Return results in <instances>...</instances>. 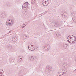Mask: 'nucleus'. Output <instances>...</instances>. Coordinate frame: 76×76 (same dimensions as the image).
<instances>
[{"label":"nucleus","mask_w":76,"mask_h":76,"mask_svg":"<svg viewBox=\"0 0 76 76\" xmlns=\"http://www.w3.org/2000/svg\"><path fill=\"white\" fill-rule=\"evenodd\" d=\"M68 42H69V43H70L71 44V43H72V41L71 40V39H70L69 40H67Z\"/></svg>","instance_id":"nucleus-14"},{"label":"nucleus","mask_w":76,"mask_h":76,"mask_svg":"<svg viewBox=\"0 0 76 76\" xmlns=\"http://www.w3.org/2000/svg\"><path fill=\"white\" fill-rule=\"evenodd\" d=\"M18 60L19 61L21 62L23 61V59H22V58H21L20 59H18Z\"/></svg>","instance_id":"nucleus-12"},{"label":"nucleus","mask_w":76,"mask_h":76,"mask_svg":"<svg viewBox=\"0 0 76 76\" xmlns=\"http://www.w3.org/2000/svg\"><path fill=\"white\" fill-rule=\"evenodd\" d=\"M29 36L28 35H26L25 37V39H26V38H29Z\"/></svg>","instance_id":"nucleus-16"},{"label":"nucleus","mask_w":76,"mask_h":76,"mask_svg":"<svg viewBox=\"0 0 76 76\" xmlns=\"http://www.w3.org/2000/svg\"><path fill=\"white\" fill-rule=\"evenodd\" d=\"M35 56H31L30 57V60L31 61H33L35 59Z\"/></svg>","instance_id":"nucleus-5"},{"label":"nucleus","mask_w":76,"mask_h":76,"mask_svg":"<svg viewBox=\"0 0 76 76\" xmlns=\"http://www.w3.org/2000/svg\"><path fill=\"white\" fill-rule=\"evenodd\" d=\"M25 26H23V27H22V28H24Z\"/></svg>","instance_id":"nucleus-31"},{"label":"nucleus","mask_w":76,"mask_h":76,"mask_svg":"<svg viewBox=\"0 0 76 76\" xmlns=\"http://www.w3.org/2000/svg\"><path fill=\"white\" fill-rule=\"evenodd\" d=\"M18 37L15 36L12 37V39H8V41L9 42H11L12 41H16L18 39Z\"/></svg>","instance_id":"nucleus-1"},{"label":"nucleus","mask_w":76,"mask_h":76,"mask_svg":"<svg viewBox=\"0 0 76 76\" xmlns=\"http://www.w3.org/2000/svg\"><path fill=\"white\" fill-rule=\"evenodd\" d=\"M64 15H66V12H64Z\"/></svg>","instance_id":"nucleus-29"},{"label":"nucleus","mask_w":76,"mask_h":76,"mask_svg":"<svg viewBox=\"0 0 76 76\" xmlns=\"http://www.w3.org/2000/svg\"><path fill=\"white\" fill-rule=\"evenodd\" d=\"M31 3L32 4H34L35 2H34L33 1H32V2H31Z\"/></svg>","instance_id":"nucleus-28"},{"label":"nucleus","mask_w":76,"mask_h":76,"mask_svg":"<svg viewBox=\"0 0 76 76\" xmlns=\"http://www.w3.org/2000/svg\"><path fill=\"white\" fill-rule=\"evenodd\" d=\"M75 71H76V69H75V70H74V72H75Z\"/></svg>","instance_id":"nucleus-33"},{"label":"nucleus","mask_w":76,"mask_h":76,"mask_svg":"<svg viewBox=\"0 0 76 76\" xmlns=\"http://www.w3.org/2000/svg\"><path fill=\"white\" fill-rule=\"evenodd\" d=\"M23 58V56H19V58H18V59H20L21 58Z\"/></svg>","instance_id":"nucleus-18"},{"label":"nucleus","mask_w":76,"mask_h":76,"mask_svg":"<svg viewBox=\"0 0 76 76\" xmlns=\"http://www.w3.org/2000/svg\"><path fill=\"white\" fill-rule=\"evenodd\" d=\"M47 1H48V2L49 3V1H48V0H47Z\"/></svg>","instance_id":"nucleus-35"},{"label":"nucleus","mask_w":76,"mask_h":76,"mask_svg":"<svg viewBox=\"0 0 76 76\" xmlns=\"http://www.w3.org/2000/svg\"><path fill=\"white\" fill-rule=\"evenodd\" d=\"M6 25L7 26H9L10 25H9V23L7 21L6 22Z\"/></svg>","instance_id":"nucleus-15"},{"label":"nucleus","mask_w":76,"mask_h":76,"mask_svg":"<svg viewBox=\"0 0 76 76\" xmlns=\"http://www.w3.org/2000/svg\"><path fill=\"white\" fill-rule=\"evenodd\" d=\"M45 4H46L47 3V1H45Z\"/></svg>","instance_id":"nucleus-30"},{"label":"nucleus","mask_w":76,"mask_h":76,"mask_svg":"<svg viewBox=\"0 0 76 76\" xmlns=\"http://www.w3.org/2000/svg\"><path fill=\"white\" fill-rule=\"evenodd\" d=\"M66 72H67V71H66V72H65V71L64 70H63V71L62 70V73H64V72H65V73H66Z\"/></svg>","instance_id":"nucleus-17"},{"label":"nucleus","mask_w":76,"mask_h":76,"mask_svg":"<svg viewBox=\"0 0 76 76\" xmlns=\"http://www.w3.org/2000/svg\"><path fill=\"white\" fill-rule=\"evenodd\" d=\"M64 67L65 69H67V65L66 66H65Z\"/></svg>","instance_id":"nucleus-23"},{"label":"nucleus","mask_w":76,"mask_h":76,"mask_svg":"<svg viewBox=\"0 0 76 76\" xmlns=\"http://www.w3.org/2000/svg\"><path fill=\"white\" fill-rule=\"evenodd\" d=\"M42 4L43 6H47V5H44V4H43V1L42 2Z\"/></svg>","instance_id":"nucleus-24"},{"label":"nucleus","mask_w":76,"mask_h":76,"mask_svg":"<svg viewBox=\"0 0 76 76\" xmlns=\"http://www.w3.org/2000/svg\"><path fill=\"white\" fill-rule=\"evenodd\" d=\"M69 23H70V22H69Z\"/></svg>","instance_id":"nucleus-38"},{"label":"nucleus","mask_w":76,"mask_h":76,"mask_svg":"<svg viewBox=\"0 0 76 76\" xmlns=\"http://www.w3.org/2000/svg\"><path fill=\"white\" fill-rule=\"evenodd\" d=\"M1 71L3 72V70L0 69V76H4V74L2 72H1Z\"/></svg>","instance_id":"nucleus-7"},{"label":"nucleus","mask_w":76,"mask_h":76,"mask_svg":"<svg viewBox=\"0 0 76 76\" xmlns=\"http://www.w3.org/2000/svg\"><path fill=\"white\" fill-rule=\"evenodd\" d=\"M46 69H48L49 72H51L52 70V69L51 68V66L48 65L46 66Z\"/></svg>","instance_id":"nucleus-4"},{"label":"nucleus","mask_w":76,"mask_h":76,"mask_svg":"<svg viewBox=\"0 0 76 76\" xmlns=\"http://www.w3.org/2000/svg\"><path fill=\"white\" fill-rule=\"evenodd\" d=\"M28 49L31 51H34L35 50V48L34 47V45H30L28 46Z\"/></svg>","instance_id":"nucleus-3"},{"label":"nucleus","mask_w":76,"mask_h":76,"mask_svg":"<svg viewBox=\"0 0 76 76\" xmlns=\"http://www.w3.org/2000/svg\"><path fill=\"white\" fill-rule=\"evenodd\" d=\"M11 23L9 21H8V25H9V26H11Z\"/></svg>","instance_id":"nucleus-20"},{"label":"nucleus","mask_w":76,"mask_h":76,"mask_svg":"<svg viewBox=\"0 0 76 76\" xmlns=\"http://www.w3.org/2000/svg\"><path fill=\"white\" fill-rule=\"evenodd\" d=\"M46 74H47L48 75H50L51 73V72H48V73H46Z\"/></svg>","instance_id":"nucleus-21"},{"label":"nucleus","mask_w":76,"mask_h":76,"mask_svg":"<svg viewBox=\"0 0 76 76\" xmlns=\"http://www.w3.org/2000/svg\"><path fill=\"white\" fill-rule=\"evenodd\" d=\"M75 70H76V69H75Z\"/></svg>","instance_id":"nucleus-40"},{"label":"nucleus","mask_w":76,"mask_h":76,"mask_svg":"<svg viewBox=\"0 0 76 76\" xmlns=\"http://www.w3.org/2000/svg\"><path fill=\"white\" fill-rule=\"evenodd\" d=\"M66 64H63V67H64V66H66Z\"/></svg>","instance_id":"nucleus-19"},{"label":"nucleus","mask_w":76,"mask_h":76,"mask_svg":"<svg viewBox=\"0 0 76 76\" xmlns=\"http://www.w3.org/2000/svg\"><path fill=\"white\" fill-rule=\"evenodd\" d=\"M63 47H66V45H65L64 44Z\"/></svg>","instance_id":"nucleus-25"},{"label":"nucleus","mask_w":76,"mask_h":76,"mask_svg":"<svg viewBox=\"0 0 76 76\" xmlns=\"http://www.w3.org/2000/svg\"><path fill=\"white\" fill-rule=\"evenodd\" d=\"M44 0H43V1H45Z\"/></svg>","instance_id":"nucleus-37"},{"label":"nucleus","mask_w":76,"mask_h":76,"mask_svg":"<svg viewBox=\"0 0 76 76\" xmlns=\"http://www.w3.org/2000/svg\"><path fill=\"white\" fill-rule=\"evenodd\" d=\"M54 26H56V27H60V25L58 24V23H55L54 24Z\"/></svg>","instance_id":"nucleus-9"},{"label":"nucleus","mask_w":76,"mask_h":76,"mask_svg":"<svg viewBox=\"0 0 76 76\" xmlns=\"http://www.w3.org/2000/svg\"><path fill=\"white\" fill-rule=\"evenodd\" d=\"M71 36H73V35H69V36H68L67 37V41H68V40H69V37H71Z\"/></svg>","instance_id":"nucleus-11"},{"label":"nucleus","mask_w":76,"mask_h":76,"mask_svg":"<svg viewBox=\"0 0 76 76\" xmlns=\"http://www.w3.org/2000/svg\"><path fill=\"white\" fill-rule=\"evenodd\" d=\"M72 43H73L74 42V41H72Z\"/></svg>","instance_id":"nucleus-32"},{"label":"nucleus","mask_w":76,"mask_h":76,"mask_svg":"<svg viewBox=\"0 0 76 76\" xmlns=\"http://www.w3.org/2000/svg\"><path fill=\"white\" fill-rule=\"evenodd\" d=\"M29 3L28 2H25L23 5V7L24 8H26V9H29Z\"/></svg>","instance_id":"nucleus-2"},{"label":"nucleus","mask_w":76,"mask_h":76,"mask_svg":"<svg viewBox=\"0 0 76 76\" xmlns=\"http://www.w3.org/2000/svg\"><path fill=\"white\" fill-rule=\"evenodd\" d=\"M76 17H73L72 19V22L73 23H76Z\"/></svg>","instance_id":"nucleus-6"},{"label":"nucleus","mask_w":76,"mask_h":76,"mask_svg":"<svg viewBox=\"0 0 76 76\" xmlns=\"http://www.w3.org/2000/svg\"><path fill=\"white\" fill-rule=\"evenodd\" d=\"M73 37H74V39H75V41H76V37H75L74 36H73Z\"/></svg>","instance_id":"nucleus-26"},{"label":"nucleus","mask_w":76,"mask_h":76,"mask_svg":"<svg viewBox=\"0 0 76 76\" xmlns=\"http://www.w3.org/2000/svg\"><path fill=\"white\" fill-rule=\"evenodd\" d=\"M64 26H66L68 25V23L66 22H64Z\"/></svg>","instance_id":"nucleus-13"},{"label":"nucleus","mask_w":76,"mask_h":76,"mask_svg":"<svg viewBox=\"0 0 76 76\" xmlns=\"http://www.w3.org/2000/svg\"><path fill=\"white\" fill-rule=\"evenodd\" d=\"M24 26H25V24H24Z\"/></svg>","instance_id":"nucleus-36"},{"label":"nucleus","mask_w":76,"mask_h":76,"mask_svg":"<svg viewBox=\"0 0 76 76\" xmlns=\"http://www.w3.org/2000/svg\"><path fill=\"white\" fill-rule=\"evenodd\" d=\"M10 59H10V60H11V61H13L15 60V58H14L13 57H11L10 58Z\"/></svg>","instance_id":"nucleus-10"},{"label":"nucleus","mask_w":76,"mask_h":76,"mask_svg":"<svg viewBox=\"0 0 76 76\" xmlns=\"http://www.w3.org/2000/svg\"><path fill=\"white\" fill-rule=\"evenodd\" d=\"M32 1L33 2H35V0H31V2L32 3Z\"/></svg>","instance_id":"nucleus-22"},{"label":"nucleus","mask_w":76,"mask_h":76,"mask_svg":"<svg viewBox=\"0 0 76 76\" xmlns=\"http://www.w3.org/2000/svg\"><path fill=\"white\" fill-rule=\"evenodd\" d=\"M12 32V31H9L10 33V32Z\"/></svg>","instance_id":"nucleus-34"},{"label":"nucleus","mask_w":76,"mask_h":76,"mask_svg":"<svg viewBox=\"0 0 76 76\" xmlns=\"http://www.w3.org/2000/svg\"><path fill=\"white\" fill-rule=\"evenodd\" d=\"M72 36H70V37H69V38L70 39H72Z\"/></svg>","instance_id":"nucleus-27"},{"label":"nucleus","mask_w":76,"mask_h":76,"mask_svg":"<svg viewBox=\"0 0 76 76\" xmlns=\"http://www.w3.org/2000/svg\"><path fill=\"white\" fill-rule=\"evenodd\" d=\"M48 4L47 5H48Z\"/></svg>","instance_id":"nucleus-39"},{"label":"nucleus","mask_w":76,"mask_h":76,"mask_svg":"<svg viewBox=\"0 0 76 76\" xmlns=\"http://www.w3.org/2000/svg\"><path fill=\"white\" fill-rule=\"evenodd\" d=\"M7 48L9 50H11L12 48V46H10V45H9L7 47Z\"/></svg>","instance_id":"nucleus-8"}]
</instances>
